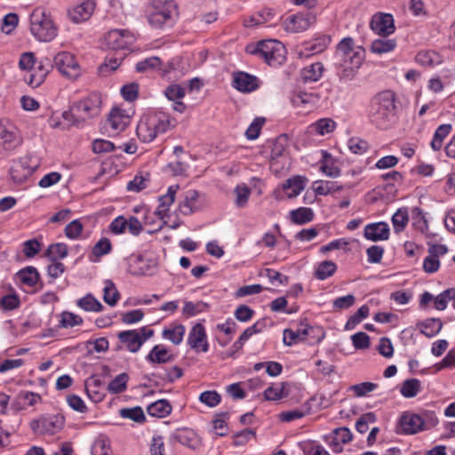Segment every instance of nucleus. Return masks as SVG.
Returning <instances> with one entry per match:
<instances>
[{"label":"nucleus","instance_id":"6e6d98bb","mask_svg":"<svg viewBox=\"0 0 455 455\" xmlns=\"http://www.w3.org/2000/svg\"><path fill=\"white\" fill-rule=\"evenodd\" d=\"M331 160V156L324 152L323 153V161L322 162L320 170L327 176L331 178H336L340 175V170L334 165L333 164H330L329 162Z\"/></svg>","mask_w":455,"mask_h":455},{"label":"nucleus","instance_id":"3c124183","mask_svg":"<svg viewBox=\"0 0 455 455\" xmlns=\"http://www.w3.org/2000/svg\"><path fill=\"white\" fill-rule=\"evenodd\" d=\"M185 328L183 325H176L173 328L165 329L163 331V337L171 340L174 345H179L183 339Z\"/></svg>","mask_w":455,"mask_h":455},{"label":"nucleus","instance_id":"79ce46f5","mask_svg":"<svg viewBox=\"0 0 455 455\" xmlns=\"http://www.w3.org/2000/svg\"><path fill=\"white\" fill-rule=\"evenodd\" d=\"M17 275L22 283L30 287L34 286L39 279V273L33 267L21 269L18 272Z\"/></svg>","mask_w":455,"mask_h":455},{"label":"nucleus","instance_id":"ea45409f","mask_svg":"<svg viewBox=\"0 0 455 455\" xmlns=\"http://www.w3.org/2000/svg\"><path fill=\"white\" fill-rule=\"evenodd\" d=\"M92 455H113L109 440L104 435L98 436L92 445Z\"/></svg>","mask_w":455,"mask_h":455},{"label":"nucleus","instance_id":"bf43d9fd","mask_svg":"<svg viewBox=\"0 0 455 455\" xmlns=\"http://www.w3.org/2000/svg\"><path fill=\"white\" fill-rule=\"evenodd\" d=\"M377 418L373 412H367L363 414L355 423L356 430L363 434L369 429V424L376 422Z\"/></svg>","mask_w":455,"mask_h":455},{"label":"nucleus","instance_id":"1a4fd4ad","mask_svg":"<svg viewBox=\"0 0 455 455\" xmlns=\"http://www.w3.org/2000/svg\"><path fill=\"white\" fill-rule=\"evenodd\" d=\"M153 335L154 331L152 329L142 327L139 330L120 331L117 338L128 351L137 353L141 346Z\"/></svg>","mask_w":455,"mask_h":455},{"label":"nucleus","instance_id":"ddd939ff","mask_svg":"<svg viewBox=\"0 0 455 455\" xmlns=\"http://www.w3.org/2000/svg\"><path fill=\"white\" fill-rule=\"evenodd\" d=\"M315 21L312 13H296L289 16L283 21V28L287 32L300 33L311 27Z\"/></svg>","mask_w":455,"mask_h":455},{"label":"nucleus","instance_id":"4d7b16f0","mask_svg":"<svg viewBox=\"0 0 455 455\" xmlns=\"http://www.w3.org/2000/svg\"><path fill=\"white\" fill-rule=\"evenodd\" d=\"M235 204L243 207L249 199L251 190L245 184L237 185L235 188Z\"/></svg>","mask_w":455,"mask_h":455},{"label":"nucleus","instance_id":"4be33fe9","mask_svg":"<svg viewBox=\"0 0 455 455\" xmlns=\"http://www.w3.org/2000/svg\"><path fill=\"white\" fill-rule=\"evenodd\" d=\"M108 124L114 132L118 133L124 131L130 124V116L124 110L115 108L109 114Z\"/></svg>","mask_w":455,"mask_h":455},{"label":"nucleus","instance_id":"aec40b11","mask_svg":"<svg viewBox=\"0 0 455 455\" xmlns=\"http://www.w3.org/2000/svg\"><path fill=\"white\" fill-rule=\"evenodd\" d=\"M95 4L92 0H85L68 10V17L75 23L87 20L93 12Z\"/></svg>","mask_w":455,"mask_h":455},{"label":"nucleus","instance_id":"473e14b6","mask_svg":"<svg viewBox=\"0 0 455 455\" xmlns=\"http://www.w3.org/2000/svg\"><path fill=\"white\" fill-rule=\"evenodd\" d=\"M10 175L14 183L21 184L31 176V169H27L23 167L22 164L13 161L10 169Z\"/></svg>","mask_w":455,"mask_h":455},{"label":"nucleus","instance_id":"4468645a","mask_svg":"<svg viewBox=\"0 0 455 455\" xmlns=\"http://www.w3.org/2000/svg\"><path fill=\"white\" fill-rule=\"evenodd\" d=\"M64 417L60 414L48 415L42 417L36 422H33V429L43 434H55L64 426Z\"/></svg>","mask_w":455,"mask_h":455},{"label":"nucleus","instance_id":"69168bd1","mask_svg":"<svg viewBox=\"0 0 455 455\" xmlns=\"http://www.w3.org/2000/svg\"><path fill=\"white\" fill-rule=\"evenodd\" d=\"M411 214L414 220L413 225L421 232L427 230V221L423 212L419 208L415 207L412 209Z\"/></svg>","mask_w":455,"mask_h":455},{"label":"nucleus","instance_id":"13d9d810","mask_svg":"<svg viewBox=\"0 0 455 455\" xmlns=\"http://www.w3.org/2000/svg\"><path fill=\"white\" fill-rule=\"evenodd\" d=\"M112 244L108 238L103 237L93 246L92 253L97 258H100L111 251Z\"/></svg>","mask_w":455,"mask_h":455},{"label":"nucleus","instance_id":"338daca9","mask_svg":"<svg viewBox=\"0 0 455 455\" xmlns=\"http://www.w3.org/2000/svg\"><path fill=\"white\" fill-rule=\"evenodd\" d=\"M353 346L356 349H366L370 347V337L365 332L360 331L351 337Z\"/></svg>","mask_w":455,"mask_h":455},{"label":"nucleus","instance_id":"72a5a7b5","mask_svg":"<svg viewBox=\"0 0 455 455\" xmlns=\"http://www.w3.org/2000/svg\"><path fill=\"white\" fill-rule=\"evenodd\" d=\"M419 326L425 336L432 338L440 332L443 323L440 319L431 318L420 323Z\"/></svg>","mask_w":455,"mask_h":455},{"label":"nucleus","instance_id":"c9c22d12","mask_svg":"<svg viewBox=\"0 0 455 455\" xmlns=\"http://www.w3.org/2000/svg\"><path fill=\"white\" fill-rule=\"evenodd\" d=\"M38 62L39 61L36 60V58L34 52H23L20 55V60H19L20 68L22 70H28L29 72L28 75L25 76V78H24L25 80H26V78H28L29 75L35 71V69L38 66Z\"/></svg>","mask_w":455,"mask_h":455},{"label":"nucleus","instance_id":"680f3d73","mask_svg":"<svg viewBox=\"0 0 455 455\" xmlns=\"http://www.w3.org/2000/svg\"><path fill=\"white\" fill-rule=\"evenodd\" d=\"M416 60L424 66H433L440 62L439 55L434 52H420L417 54Z\"/></svg>","mask_w":455,"mask_h":455},{"label":"nucleus","instance_id":"412c9836","mask_svg":"<svg viewBox=\"0 0 455 455\" xmlns=\"http://www.w3.org/2000/svg\"><path fill=\"white\" fill-rule=\"evenodd\" d=\"M234 86L243 92H251L259 87L258 78L245 72H237L234 76Z\"/></svg>","mask_w":455,"mask_h":455},{"label":"nucleus","instance_id":"f3484780","mask_svg":"<svg viewBox=\"0 0 455 455\" xmlns=\"http://www.w3.org/2000/svg\"><path fill=\"white\" fill-rule=\"evenodd\" d=\"M201 207L199 193L194 189L186 191L179 203V210L183 215H190Z\"/></svg>","mask_w":455,"mask_h":455},{"label":"nucleus","instance_id":"2f4dec72","mask_svg":"<svg viewBox=\"0 0 455 455\" xmlns=\"http://www.w3.org/2000/svg\"><path fill=\"white\" fill-rule=\"evenodd\" d=\"M323 72V64L316 62L305 67L301 71V77L305 82H316L322 77Z\"/></svg>","mask_w":455,"mask_h":455},{"label":"nucleus","instance_id":"a878e982","mask_svg":"<svg viewBox=\"0 0 455 455\" xmlns=\"http://www.w3.org/2000/svg\"><path fill=\"white\" fill-rule=\"evenodd\" d=\"M179 185L171 186L169 187L167 193L159 197V206L157 208L156 214L160 217V219L163 220L165 216H167L170 206L175 201V196L179 190Z\"/></svg>","mask_w":455,"mask_h":455},{"label":"nucleus","instance_id":"a18cd8bd","mask_svg":"<svg viewBox=\"0 0 455 455\" xmlns=\"http://www.w3.org/2000/svg\"><path fill=\"white\" fill-rule=\"evenodd\" d=\"M292 222L297 224H305L313 220L314 213L310 208L300 207L296 210H292L290 212Z\"/></svg>","mask_w":455,"mask_h":455},{"label":"nucleus","instance_id":"5701e85b","mask_svg":"<svg viewBox=\"0 0 455 455\" xmlns=\"http://www.w3.org/2000/svg\"><path fill=\"white\" fill-rule=\"evenodd\" d=\"M307 179L303 176H294L288 179L283 185V190L287 197L291 199L298 196L300 192L305 188Z\"/></svg>","mask_w":455,"mask_h":455},{"label":"nucleus","instance_id":"b1692460","mask_svg":"<svg viewBox=\"0 0 455 455\" xmlns=\"http://www.w3.org/2000/svg\"><path fill=\"white\" fill-rule=\"evenodd\" d=\"M314 331L312 326L306 324L304 327L299 328L297 331L285 329L283 331V342L285 346H292L299 341H304L310 331Z\"/></svg>","mask_w":455,"mask_h":455},{"label":"nucleus","instance_id":"5fc2aeb1","mask_svg":"<svg viewBox=\"0 0 455 455\" xmlns=\"http://www.w3.org/2000/svg\"><path fill=\"white\" fill-rule=\"evenodd\" d=\"M162 61L158 57H149L136 64V70L144 73L149 70L160 68Z\"/></svg>","mask_w":455,"mask_h":455},{"label":"nucleus","instance_id":"e433bc0d","mask_svg":"<svg viewBox=\"0 0 455 455\" xmlns=\"http://www.w3.org/2000/svg\"><path fill=\"white\" fill-rule=\"evenodd\" d=\"M409 222L408 209L403 207L398 209L392 216V224L395 233L402 232Z\"/></svg>","mask_w":455,"mask_h":455},{"label":"nucleus","instance_id":"39448f33","mask_svg":"<svg viewBox=\"0 0 455 455\" xmlns=\"http://www.w3.org/2000/svg\"><path fill=\"white\" fill-rule=\"evenodd\" d=\"M30 32L40 42H51L58 35L52 17L42 9H35L29 17Z\"/></svg>","mask_w":455,"mask_h":455},{"label":"nucleus","instance_id":"cd10ccee","mask_svg":"<svg viewBox=\"0 0 455 455\" xmlns=\"http://www.w3.org/2000/svg\"><path fill=\"white\" fill-rule=\"evenodd\" d=\"M331 43L329 36H322L314 41L307 43L304 47L305 56L314 55L323 52Z\"/></svg>","mask_w":455,"mask_h":455},{"label":"nucleus","instance_id":"f8f14e48","mask_svg":"<svg viewBox=\"0 0 455 455\" xmlns=\"http://www.w3.org/2000/svg\"><path fill=\"white\" fill-rule=\"evenodd\" d=\"M292 106L299 110L310 111L320 101V95L315 92H308L303 88L295 89L291 97Z\"/></svg>","mask_w":455,"mask_h":455},{"label":"nucleus","instance_id":"6e6552de","mask_svg":"<svg viewBox=\"0 0 455 455\" xmlns=\"http://www.w3.org/2000/svg\"><path fill=\"white\" fill-rule=\"evenodd\" d=\"M101 108V97L97 92L90 93L86 98L76 102L71 107V112H64L63 116L68 120L73 116L76 123L85 121L98 116Z\"/></svg>","mask_w":455,"mask_h":455},{"label":"nucleus","instance_id":"7c9ffc66","mask_svg":"<svg viewBox=\"0 0 455 455\" xmlns=\"http://www.w3.org/2000/svg\"><path fill=\"white\" fill-rule=\"evenodd\" d=\"M174 438L182 445L192 449H195L199 443L197 435L193 430L188 428L179 430L175 434Z\"/></svg>","mask_w":455,"mask_h":455},{"label":"nucleus","instance_id":"6ab92c4d","mask_svg":"<svg viewBox=\"0 0 455 455\" xmlns=\"http://www.w3.org/2000/svg\"><path fill=\"white\" fill-rule=\"evenodd\" d=\"M188 343L193 349L201 347L203 352L208 351L209 345L206 339L205 329L203 324L196 323L193 326L188 334Z\"/></svg>","mask_w":455,"mask_h":455},{"label":"nucleus","instance_id":"c756f323","mask_svg":"<svg viewBox=\"0 0 455 455\" xmlns=\"http://www.w3.org/2000/svg\"><path fill=\"white\" fill-rule=\"evenodd\" d=\"M16 409L23 410L26 406H33L41 401V396L37 393L21 391L16 397Z\"/></svg>","mask_w":455,"mask_h":455},{"label":"nucleus","instance_id":"423d86ee","mask_svg":"<svg viewBox=\"0 0 455 455\" xmlns=\"http://www.w3.org/2000/svg\"><path fill=\"white\" fill-rule=\"evenodd\" d=\"M246 52L263 59L267 64H281L284 57V46L277 40H263L246 46Z\"/></svg>","mask_w":455,"mask_h":455},{"label":"nucleus","instance_id":"09e8293b","mask_svg":"<svg viewBox=\"0 0 455 455\" xmlns=\"http://www.w3.org/2000/svg\"><path fill=\"white\" fill-rule=\"evenodd\" d=\"M288 395V392L285 391V384L281 383L275 387H269L264 391V396L268 401H277L284 398Z\"/></svg>","mask_w":455,"mask_h":455},{"label":"nucleus","instance_id":"4c0bfd02","mask_svg":"<svg viewBox=\"0 0 455 455\" xmlns=\"http://www.w3.org/2000/svg\"><path fill=\"white\" fill-rule=\"evenodd\" d=\"M313 189L316 195L326 196L340 191L342 187L339 186L337 182L334 181L317 180L313 183Z\"/></svg>","mask_w":455,"mask_h":455},{"label":"nucleus","instance_id":"37998d69","mask_svg":"<svg viewBox=\"0 0 455 455\" xmlns=\"http://www.w3.org/2000/svg\"><path fill=\"white\" fill-rule=\"evenodd\" d=\"M420 390V381L417 379H406L403 382L400 392L403 396L411 398L418 395Z\"/></svg>","mask_w":455,"mask_h":455},{"label":"nucleus","instance_id":"bb28decb","mask_svg":"<svg viewBox=\"0 0 455 455\" xmlns=\"http://www.w3.org/2000/svg\"><path fill=\"white\" fill-rule=\"evenodd\" d=\"M152 363H166L173 360V355L162 345H156L146 356Z\"/></svg>","mask_w":455,"mask_h":455},{"label":"nucleus","instance_id":"c85d7f7f","mask_svg":"<svg viewBox=\"0 0 455 455\" xmlns=\"http://www.w3.org/2000/svg\"><path fill=\"white\" fill-rule=\"evenodd\" d=\"M147 411L150 416L164 418L171 413L172 405L167 400L161 399L149 404Z\"/></svg>","mask_w":455,"mask_h":455},{"label":"nucleus","instance_id":"f03ea898","mask_svg":"<svg viewBox=\"0 0 455 455\" xmlns=\"http://www.w3.org/2000/svg\"><path fill=\"white\" fill-rule=\"evenodd\" d=\"M336 59L340 76L352 79L364 60V50L360 46H355L353 38L346 37L337 46Z\"/></svg>","mask_w":455,"mask_h":455},{"label":"nucleus","instance_id":"20e7f679","mask_svg":"<svg viewBox=\"0 0 455 455\" xmlns=\"http://www.w3.org/2000/svg\"><path fill=\"white\" fill-rule=\"evenodd\" d=\"M171 127V120L162 115L144 116L137 125L136 133L140 141L151 142L157 134L166 132Z\"/></svg>","mask_w":455,"mask_h":455},{"label":"nucleus","instance_id":"dca6fc26","mask_svg":"<svg viewBox=\"0 0 455 455\" xmlns=\"http://www.w3.org/2000/svg\"><path fill=\"white\" fill-rule=\"evenodd\" d=\"M401 431L406 435H413L423 431V421L419 414L406 411L399 420Z\"/></svg>","mask_w":455,"mask_h":455},{"label":"nucleus","instance_id":"864d4df0","mask_svg":"<svg viewBox=\"0 0 455 455\" xmlns=\"http://www.w3.org/2000/svg\"><path fill=\"white\" fill-rule=\"evenodd\" d=\"M369 312L370 309L368 306H362L353 315L349 317L345 325V329L347 331L354 329L363 319L368 317Z\"/></svg>","mask_w":455,"mask_h":455},{"label":"nucleus","instance_id":"7ed1b4c3","mask_svg":"<svg viewBox=\"0 0 455 455\" xmlns=\"http://www.w3.org/2000/svg\"><path fill=\"white\" fill-rule=\"evenodd\" d=\"M395 100L392 91H384L374 96L369 111L370 121L380 129L388 128L395 120Z\"/></svg>","mask_w":455,"mask_h":455},{"label":"nucleus","instance_id":"c03bdc74","mask_svg":"<svg viewBox=\"0 0 455 455\" xmlns=\"http://www.w3.org/2000/svg\"><path fill=\"white\" fill-rule=\"evenodd\" d=\"M77 306L85 311L100 312L102 310L103 306L101 303L92 294H87L77 300Z\"/></svg>","mask_w":455,"mask_h":455},{"label":"nucleus","instance_id":"0e129e2a","mask_svg":"<svg viewBox=\"0 0 455 455\" xmlns=\"http://www.w3.org/2000/svg\"><path fill=\"white\" fill-rule=\"evenodd\" d=\"M83 323L81 316L70 312H63L61 315L60 325L64 328L74 327Z\"/></svg>","mask_w":455,"mask_h":455},{"label":"nucleus","instance_id":"9d476101","mask_svg":"<svg viewBox=\"0 0 455 455\" xmlns=\"http://www.w3.org/2000/svg\"><path fill=\"white\" fill-rule=\"evenodd\" d=\"M21 142L17 127L7 120L0 121V157L5 156L6 151L15 149Z\"/></svg>","mask_w":455,"mask_h":455},{"label":"nucleus","instance_id":"f257e3e1","mask_svg":"<svg viewBox=\"0 0 455 455\" xmlns=\"http://www.w3.org/2000/svg\"><path fill=\"white\" fill-rule=\"evenodd\" d=\"M52 68H56L63 77L70 81L78 79L82 75V68L76 56L63 51L54 55L52 63L48 58L41 59L35 71L26 78L27 84L33 88L40 86Z\"/></svg>","mask_w":455,"mask_h":455},{"label":"nucleus","instance_id":"58836bf2","mask_svg":"<svg viewBox=\"0 0 455 455\" xmlns=\"http://www.w3.org/2000/svg\"><path fill=\"white\" fill-rule=\"evenodd\" d=\"M103 291L104 301L109 306H115L120 299V294L111 280H105Z\"/></svg>","mask_w":455,"mask_h":455},{"label":"nucleus","instance_id":"0eeeda50","mask_svg":"<svg viewBox=\"0 0 455 455\" xmlns=\"http://www.w3.org/2000/svg\"><path fill=\"white\" fill-rule=\"evenodd\" d=\"M175 13L176 4L173 0H153L148 20L156 28L172 27Z\"/></svg>","mask_w":455,"mask_h":455},{"label":"nucleus","instance_id":"f704fd0d","mask_svg":"<svg viewBox=\"0 0 455 455\" xmlns=\"http://www.w3.org/2000/svg\"><path fill=\"white\" fill-rule=\"evenodd\" d=\"M396 47V41L383 36L381 39H376L371 43V50L377 54L387 53Z\"/></svg>","mask_w":455,"mask_h":455},{"label":"nucleus","instance_id":"052dcab7","mask_svg":"<svg viewBox=\"0 0 455 455\" xmlns=\"http://www.w3.org/2000/svg\"><path fill=\"white\" fill-rule=\"evenodd\" d=\"M265 121L264 117H256L245 132L246 138L248 140H256L259 135Z\"/></svg>","mask_w":455,"mask_h":455},{"label":"nucleus","instance_id":"393cba45","mask_svg":"<svg viewBox=\"0 0 455 455\" xmlns=\"http://www.w3.org/2000/svg\"><path fill=\"white\" fill-rule=\"evenodd\" d=\"M332 440L330 445L334 452H341L342 444L347 443L352 440V434L347 427H339L332 431Z\"/></svg>","mask_w":455,"mask_h":455},{"label":"nucleus","instance_id":"a19ab883","mask_svg":"<svg viewBox=\"0 0 455 455\" xmlns=\"http://www.w3.org/2000/svg\"><path fill=\"white\" fill-rule=\"evenodd\" d=\"M336 270L337 265L332 260H324L319 263L315 269V276L318 280H325L333 275Z\"/></svg>","mask_w":455,"mask_h":455},{"label":"nucleus","instance_id":"774afa93","mask_svg":"<svg viewBox=\"0 0 455 455\" xmlns=\"http://www.w3.org/2000/svg\"><path fill=\"white\" fill-rule=\"evenodd\" d=\"M164 94L170 100L177 101L185 96V90L180 84H172L166 88Z\"/></svg>","mask_w":455,"mask_h":455},{"label":"nucleus","instance_id":"9b49d317","mask_svg":"<svg viewBox=\"0 0 455 455\" xmlns=\"http://www.w3.org/2000/svg\"><path fill=\"white\" fill-rule=\"evenodd\" d=\"M136 40L135 36L127 29H112L104 36V44L108 49H125Z\"/></svg>","mask_w":455,"mask_h":455},{"label":"nucleus","instance_id":"e2e57ef3","mask_svg":"<svg viewBox=\"0 0 455 455\" xmlns=\"http://www.w3.org/2000/svg\"><path fill=\"white\" fill-rule=\"evenodd\" d=\"M199 400L209 407H215L220 403L221 396L216 391H204L200 395Z\"/></svg>","mask_w":455,"mask_h":455},{"label":"nucleus","instance_id":"8fccbe9b","mask_svg":"<svg viewBox=\"0 0 455 455\" xmlns=\"http://www.w3.org/2000/svg\"><path fill=\"white\" fill-rule=\"evenodd\" d=\"M45 255L50 259V260L64 259L68 255V246L61 243L51 244L46 250Z\"/></svg>","mask_w":455,"mask_h":455},{"label":"nucleus","instance_id":"2eb2a0df","mask_svg":"<svg viewBox=\"0 0 455 455\" xmlns=\"http://www.w3.org/2000/svg\"><path fill=\"white\" fill-rule=\"evenodd\" d=\"M370 26L375 33L382 36H387L395 31L394 19L391 14L373 16Z\"/></svg>","mask_w":455,"mask_h":455},{"label":"nucleus","instance_id":"603ef678","mask_svg":"<svg viewBox=\"0 0 455 455\" xmlns=\"http://www.w3.org/2000/svg\"><path fill=\"white\" fill-rule=\"evenodd\" d=\"M336 124L330 118H323L311 125V128L319 135H325L335 129Z\"/></svg>","mask_w":455,"mask_h":455},{"label":"nucleus","instance_id":"49530a36","mask_svg":"<svg viewBox=\"0 0 455 455\" xmlns=\"http://www.w3.org/2000/svg\"><path fill=\"white\" fill-rule=\"evenodd\" d=\"M129 377L126 373L118 374L108 386V390L111 394H119L126 390Z\"/></svg>","mask_w":455,"mask_h":455},{"label":"nucleus","instance_id":"a211bd4d","mask_svg":"<svg viewBox=\"0 0 455 455\" xmlns=\"http://www.w3.org/2000/svg\"><path fill=\"white\" fill-rule=\"evenodd\" d=\"M389 234V226L382 221L366 225L363 231L364 237L372 242L387 240Z\"/></svg>","mask_w":455,"mask_h":455},{"label":"nucleus","instance_id":"de8ad7c7","mask_svg":"<svg viewBox=\"0 0 455 455\" xmlns=\"http://www.w3.org/2000/svg\"><path fill=\"white\" fill-rule=\"evenodd\" d=\"M119 414L122 418L132 419L137 423H142L146 419L143 410L139 406L121 409Z\"/></svg>","mask_w":455,"mask_h":455}]
</instances>
